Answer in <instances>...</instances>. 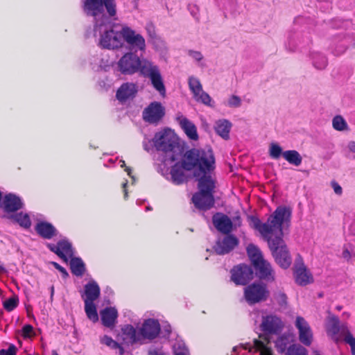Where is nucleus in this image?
Segmentation results:
<instances>
[{"instance_id": "dca6fc26", "label": "nucleus", "mask_w": 355, "mask_h": 355, "mask_svg": "<svg viewBox=\"0 0 355 355\" xmlns=\"http://www.w3.org/2000/svg\"><path fill=\"white\" fill-rule=\"evenodd\" d=\"M139 331L141 340H153L155 338L160 332L159 322L157 320L153 318L145 320Z\"/></svg>"}, {"instance_id": "c85d7f7f", "label": "nucleus", "mask_w": 355, "mask_h": 355, "mask_svg": "<svg viewBox=\"0 0 355 355\" xmlns=\"http://www.w3.org/2000/svg\"><path fill=\"white\" fill-rule=\"evenodd\" d=\"M103 324L107 327L115 325L118 317L117 310L114 307H106L101 311Z\"/></svg>"}, {"instance_id": "f704fd0d", "label": "nucleus", "mask_w": 355, "mask_h": 355, "mask_svg": "<svg viewBox=\"0 0 355 355\" xmlns=\"http://www.w3.org/2000/svg\"><path fill=\"white\" fill-rule=\"evenodd\" d=\"M10 218L18 223L21 227L26 229L29 228L31 225V219L28 214L20 212L11 215Z\"/></svg>"}, {"instance_id": "09e8293b", "label": "nucleus", "mask_w": 355, "mask_h": 355, "mask_svg": "<svg viewBox=\"0 0 355 355\" xmlns=\"http://www.w3.org/2000/svg\"><path fill=\"white\" fill-rule=\"evenodd\" d=\"M275 299L281 306L286 305L287 303V297L286 294L282 291H278L275 293Z\"/></svg>"}, {"instance_id": "8fccbe9b", "label": "nucleus", "mask_w": 355, "mask_h": 355, "mask_svg": "<svg viewBox=\"0 0 355 355\" xmlns=\"http://www.w3.org/2000/svg\"><path fill=\"white\" fill-rule=\"evenodd\" d=\"M188 55L190 56L195 61L199 62L203 59V55L200 51L189 50L187 53Z\"/></svg>"}, {"instance_id": "6e6d98bb", "label": "nucleus", "mask_w": 355, "mask_h": 355, "mask_svg": "<svg viewBox=\"0 0 355 355\" xmlns=\"http://www.w3.org/2000/svg\"><path fill=\"white\" fill-rule=\"evenodd\" d=\"M120 164H121V165H120V166H121V168H123V167H125V171L127 172L128 175L129 176H130V177L132 178L133 182H134V181H135V178H134L133 176H132V175H131V168H129V167H126V166H125V161H123V160H122V159H121V160H120Z\"/></svg>"}, {"instance_id": "6e6552de", "label": "nucleus", "mask_w": 355, "mask_h": 355, "mask_svg": "<svg viewBox=\"0 0 355 355\" xmlns=\"http://www.w3.org/2000/svg\"><path fill=\"white\" fill-rule=\"evenodd\" d=\"M241 350H248L252 355H272V343L266 336H259L252 343H246L233 348L235 355H240Z\"/></svg>"}, {"instance_id": "3c124183", "label": "nucleus", "mask_w": 355, "mask_h": 355, "mask_svg": "<svg viewBox=\"0 0 355 355\" xmlns=\"http://www.w3.org/2000/svg\"><path fill=\"white\" fill-rule=\"evenodd\" d=\"M16 347L14 345H10L7 349H1L0 355H16Z\"/></svg>"}, {"instance_id": "7c9ffc66", "label": "nucleus", "mask_w": 355, "mask_h": 355, "mask_svg": "<svg viewBox=\"0 0 355 355\" xmlns=\"http://www.w3.org/2000/svg\"><path fill=\"white\" fill-rule=\"evenodd\" d=\"M70 268L71 272L78 277L82 276L85 270L84 262L78 257H71Z\"/></svg>"}, {"instance_id": "2f4dec72", "label": "nucleus", "mask_w": 355, "mask_h": 355, "mask_svg": "<svg viewBox=\"0 0 355 355\" xmlns=\"http://www.w3.org/2000/svg\"><path fill=\"white\" fill-rule=\"evenodd\" d=\"M247 252L253 266L264 259L259 248L254 244L248 245Z\"/></svg>"}, {"instance_id": "a211bd4d", "label": "nucleus", "mask_w": 355, "mask_h": 355, "mask_svg": "<svg viewBox=\"0 0 355 355\" xmlns=\"http://www.w3.org/2000/svg\"><path fill=\"white\" fill-rule=\"evenodd\" d=\"M47 247L65 262L68 261V257H71L73 256L71 244L67 240H60L57 245L49 243Z\"/></svg>"}, {"instance_id": "49530a36", "label": "nucleus", "mask_w": 355, "mask_h": 355, "mask_svg": "<svg viewBox=\"0 0 355 355\" xmlns=\"http://www.w3.org/2000/svg\"><path fill=\"white\" fill-rule=\"evenodd\" d=\"M18 304V299L16 297H10L6 300L3 303V306L8 311H12Z\"/></svg>"}, {"instance_id": "0eeeda50", "label": "nucleus", "mask_w": 355, "mask_h": 355, "mask_svg": "<svg viewBox=\"0 0 355 355\" xmlns=\"http://www.w3.org/2000/svg\"><path fill=\"white\" fill-rule=\"evenodd\" d=\"M198 188L199 191L193 196L192 202L195 207L199 209H209L214 204L212 194L214 189V182L211 177L203 174L198 180Z\"/></svg>"}, {"instance_id": "e2e57ef3", "label": "nucleus", "mask_w": 355, "mask_h": 355, "mask_svg": "<svg viewBox=\"0 0 355 355\" xmlns=\"http://www.w3.org/2000/svg\"><path fill=\"white\" fill-rule=\"evenodd\" d=\"M349 316H350V314L349 313H347V312H344L343 313V317L346 318V319L349 318Z\"/></svg>"}, {"instance_id": "4d7b16f0", "label": "nucleus", "mask_w": 355, "mask_h": 355, "mask_svg": "<svg viewBox=\"0 0 355 355\" xmlns=\"http://www.w3.org/2000/svg\"><path fill=\"white\" fill-rule=\"evenodd\" d=\"M342 257L346 259V260H349L351 258H352V254L350 253V252L349 251L348 249L347 248H345L343 251V253H342Z\"/></svg>"}, {"instance_id": "393cba45", "label": "nucleus", "mask_w": 355, "mask_h": 355, "mask_svg": "<svg viewBox=\"0 0 355 355\" xmlns=\"http://www.w3.org/2000/svg\"><path fill=\"white\" fill-rule=\"evenodd\" d=\"M309 42V37H304L299 33H290L286 45L289 51H294L298 46H304Z\"/></svg>"}, {"instance_id": "c756f323", "label": "nucleus", "mask_w": 355, "mask_h": 355, "mask_svg": "<svg viewBox=\"0 0 355 355\" xmlns=\"http://www.w3.org/2000/svg\"><path fill=\"white\" fill-rule=\"evenodd\" d=\"M231 123L226 120H218L216 122L214 129L216 133L225 139H229L230 131L231 129Z\"/></svg>"}, {"instance_id": "ea45409f", "label": "nucleus", "mask_w": 355, "mask_h": 355, "mask_svg": "<svg viewBox=\"0 0 355 355\" xmlns=\"http://www.w3.org/2000/svg\"><path fill=\"white\" fill-rule=\"evenodd\" d=\"M101 343L107 345V347L114 349H119V354L122 355L123 354V349L121 347V345L115 340H114L111 337L108 336H104L101 338Z\"/></svg>"}, {"instance_id": "b1692460", "label": "nucleus", "mask_w": 355, "mask_h": 355, "mask_svg": "<svg viewBox=\"0 0 355 355\" xmlns=\"http://www.w3.org/2000/svg\"><path fill=\"white\" fill-rule=\"evenodd\" d=\"M23 202L19 196L12 193L6 195L3 199L2 207L6 212H14L23 207Z\"/></svg>"}, {"instance_id": "1a4fd4ad", "label": "nucleus", "mask_w": 355, "mask_h": 355, "mask_svg": "<svg viewBox=\"0 0 355 355\" xmlns=\"http://www.w3.org/2000/svg\"><path fill=\"white\" fill-rule=\"evenodd\" d=\"M122 42L124 41L132 53L138 51L144 52L146 50V40L139 33L125 24L120 26Z\"/></svg>"}, {"instance_id": "680f3d73", "label": "nucleus", "mask_w": 355, "mask_h": 355, "mask_svg": "<svg viewBox=\"0 0 355 355\" xmlns=\"http://www.w3.org/2000/svg\"><path fill=\"white\" fill-rule=\"evenodd\" d=\"M127 184H128L127 181L123 184V191H124V198L125 199H126L128 198V191H127V189H126Z\"/></svg>"}, {"instance_id": "0e129e2a", "label": "nucleus", "mask_w": 355, "mask_h": 355, "mask_svg": "<svg viewBox=\"0 0 355 355\" xmlns=\"http://www.w3.org/2000/svg\"><path fill=\"white\" fill-rule=\"evenodd\" d=\"M6 272L5 268L0 265V275L3 273V272Z\"/></svg>"}, {"instance_id": "cd10ccee", "label": "nucleus", "mask_w": 355, "mask_h": 355, "mask_svg": "<svg viewBox=\"0 0 355 355\" xmlns=\"http://www.w3.org/2000/svg\"><path fill=\"white\" fill-rule=\"evenodd\" d=\"M35 231L42 238L46 239H51L57 235V230L50 223L48 222H39L35 226Z\"/></svg>"}, {"instance_id": "603ef678", "label": "nucleus", "mask_w": 355, "mask_h": 355, "mask_svg": "<svg viewBox=\"0 0 355 355\" xmlns=\"http://www.w3.org/2000/svg\"><path fill=\"white\" fill-rule=\"evenodd\" d=\"M347 48V46L346 44L340 43L335 47L334 50L333 51V53L336 55H340L343 54L346 51Z\"/></svg>"}, {"instance_id": "c9c22d12", "label": "nucleus", "mask_w": 355, "mask_h": 355, "mask_svg": "<svg viewBox=\"0 0 355 355\" xmlns=\"http://www.w3.org/2000/svg\"><path fill=\"white\" fill-rule=\"evenodd\" d=\"M85 302V311L87 318L95 322L98 320V315L97 313L96 306L94 302Z\"/></svg>"}, {"instance_id": "774afa93", "label": "nucleus", "mask_w": 355, "mask_h": 355, "mask_svg": "<svg viewBox=\"0 0 355 355\" xmlns=\"http://www.w3.org/2000/svg\"><path fill=\"white\" fill-rule=\"evenodd\" d=\"M147 31H148V33H149V35H153V33H151V30L150 29V28H148H148H147Z\"/></svg>"}, {"instance_id": "a878e982", "label": "nucleus", "mask_w": 355, "mask_h": 355, "mask_svg": "<svg viewBox=\"0 0 355 355\" xmlns=\"http://www.w3.org/2000/svg\"><path fill=\"white\" fill-rule=\"evenodd\" d=\"M213 223L219 232L225 234L230 232L232 228V223L230 218L221 213L214 215Z\"/></svg>"}, {"instance_id": "ddd939ff", "label": "nucleus", "mask_w": 355, "mask_h": 355, "mask_svg": "<svg viewBox=\"0 0 355 355\" xmlns=\"http://www.w3.org/2000/svg\"><path fill=\"white\" fill-rule=\"evenodd\" d=\"M294 325L298 332V339L305 346H310L313 340V333L309 322L304 318L297 315Z\"/></svg>"}, {"instance_id": "a18cd8bd", "label": "nucleus", "mask_w": 355, "mask_h": 355, "mask_svg": "<svg viewBox=\"0 0 355 355\" xmlns=\"http://www.w3.org/2000/svg\"><path fill=\"white\" fill-rule=\"evenodd\" d=\"M341 337H343L345 342L349 345L352 354L355 355V338L353 337L349 329L347 332H345Z\"/></svg>"}, {"instance_id": "5fc2aeb1", "label": "nucleus", "mask_w": 355, "mask_h": 355, "mask_svg": "<svg viewBox=\"0 0 355 355\" xmlns=\"http://www.w3.org/2000/svg\"><path fill=\"white\" fill-rule=\"evenodd\" d=\"M52 264L54 266V267L58 270L62 275V277L64 278L67 277L68 276V273L67 272V270H65V268H64L62 266H61L60 265H59L58 263L56 262H52Z\"/></svg>"}, {"instance_id": "f8f14e48", "label": "nucleus", "mask_w": 355, "mask_h": 355, "mask_svg": "<svg viewBox=\"0 0 355 355\" xmlns=\"http://www.w3.org/2000/svg\"><path fill=\"white\" fill-rule=\"evenodd\" d=\"M293 275L296 284L306 286L313 282V277L304 263L302 257L297 255L293 267Z\"/></svg>"}, {"instance_id": "37998d69", "label": "nucleus", "mask_w": 355, "mask_h": 355, "mask_svg": "<svg viewBox=\"0 0 355 355\" xmlns=\"http://www.w3.org/2000/svg\"><path fill=\"white\" fill-rule=\"evenodd\" d=\"M193 98L198 102H200L206 105L213 107L214 102L211 96L202 90L199 92V94L197 96H193Z\"/></svg>"}, {"instance_id": "7ed1b4c3", "label": "nucleus", "mask_w": 355, "mask_h": 355, "mask_svg": "<svg viewBox=\"0 0 355 355\" xmlns=\"http://www.w3.org/2000/svg\"><path fill=\"white\" fill-rule=\"evenodd\" d=\"M118 67L123 74H133L139 72L141 76L148 78L154 87L162 96H166V88L159 67L153 62L141 60L135 53L129 52L123 55L119 60Z\"/></svg>"}, {"instance_id": "9d476101", "label": "nucleus", "mask_w": 355, "mask_h": 355, "mask_svg": "<svg viewBox=\"0 0 355 355\" xmlns=\"http://www.w3.org/2000/svg\"><path fill=\"white\" fill-rule=\"evenodd\" d=\"M269 295L266 284L253 283L244 288V297L250 305L266 300Z\"/></svg>"}, {"instance_id": "412c9836", "label": "nucleus", "mask_w": 355, "mask_h": 355, "mask_svg": "<svg viewBox=\"0 0 355 355\" xmlns=\"http://www.w3.org/2000/svg\"><path fill=\"white\" fill-rule=\"evenodd\" d=\"M256 275L261 279L267 282H273L275 280V273L271 264L263 259L254 265Z\"/></svg>"}, {"instance_id": "2eb2a0df", "label": "nucleus", "mask_w": 355, "mask_h": 355, "mask_svg": "<svg viewBox=\"0 0 355 355\" xmlns=\"http://www.w3.org/2000/svg\"><path fill=\"white\" fill-rule=\"evenodd\" d=\"M165 108L161 103L154 101L143 111V119L150 123H157L164 116Z\"/></svg>"}, {"instance_id": "423d86ee", "label": "nucleus", "mask_w": 355, "mask_h": 355, "mask_svg": "<svg viewBox=\"0 0 355 355\" xmlns=\"http://www.w3.org/2000/svg\"><path fill=\"white\" fill-rule=\"evenodd\" d=\"M100 35L99 45L107 49H116L122 46L123 42L121 35V28L115 24H111L109 20L107 22H98L94 25V34Z\"/></svg>"}, {"instance_id": "9b49d317", "label": "nucleus", "mask_w": 355, "mask_h": 355, "mask_svg": "<svg viewBox=\"0 0 355 355\" xmlns=\"http://www.w3.org/2000/svg\"><path fill=\"white\" fill-rule=\"evenodd\" d=\"M325 328L327 335L336 343L348 329L347 323L340 324L338 318L330 313L325 321Z\"/></svg>"}, {"instance_id": "864d4df0", "label": "nucleus", "mask_w": 355, "mask_h": 355, "mask_svg": "<svg viewBox=\"0 0 355 355\" xmlns=\"http://www.w3.org/2000/svg\"><path fill=\"white\" fill-rule=\"evenodd\" d=\"M331 187L333 188L336 194L340 196L343 193V189L336 181H332L331 183Z\"/></svg>"}, {"instance_id": "aec40b11", "label": "nucleus", "mask_w": 355, "mask_h": 355, "mask_svg": "<svg viewBox=\"0 0 355 355\" xmlns=\"http://www.w3.org/2000/svg\"><path fill=\"white\" fill-rule=\"evenodd\" d=\"M119 339L121 340L123 344L127 345L142 340L139 331L137 332L136 329L131 324H126L122 327L121 332L119 335Z\"/></svg>"}, {"instance_id": "a19ab883", "label": "nucleus", "mask_w": 355, "mask_h": 355, "mask_svg": "<svg viewBox=\"0 0 355 355\" xmlns=\"http://www.w3.org/2000/svg\"><path fill=\"white\" fill-rule=\"evenodd\" d=\"M290 345L289 338L286 336L279 337L275 342V346L279 353L286 352Z\"/></svg>"}, {"instance_id": "e433bc0d", "label": "nucleus", "mask_w": 355, "mask_h": 355, "mask_svg": "<svg viewBox=\"0 0 355 355\" xmlns=\"http://www.w3.org/2000/svg\"><path fill=\"white\" fill-rule=\"evenodd\" d=\"M188 84L193 96H197L202 89L200 80L194 76H190L188 79Z\"/></svg>"}, {"instance_id": "58836bf2", "label": "nucleus", "mask_w": 355, "mask_h": 355, "mask_svg": "<svg viewBox=\"0 0 355 355\" xmlns=\"http://www.w3.org/2000/svg\"><path fill=\"white\" fill-rule=\"evenodd\" d=\"M333 128L338 131H344L348 130V125L345 119L340 116L337 115L332 119Z\"/></svg>"}, {"instance_id": "20e7f679", "label": "nucleus", "mask_w": 355, "mask_h": 355, "mask_svg": "<svg viewBox=\"0 0 355 355\" xmlns=\"http://www.w3.org/2000/svg\"><path fill=\"white\" fill-rule=\"evenodd\" d=\"M153 144L158 151L164 153L162 162L168 165L181 158L183 148L176 134L171 129H165L155 134Z\"/></svg>"}, {"instance_id": "f3484780", "label": "nucleus", "mask_w": 355, "mask_h": 355, "mask_svg": "<svg viewBox=\"0 0 355 355\" xmlns=\"http://www.w3.org/2000/svg\"><path fill=\"white\" fill-rule=\"evenodd\" d=\"M284 327L281 318L275 315L263 316L261 329L263 331L271 334H278Z\"/></svg>"}, {"instance_id": "f03ea898", "label": "nucleus", "mask_w": 355, "mask_h": 355, "mask_svg": "<svg viewBox=\"0 0 355 355\" xmlns=\"http://www.w3.org/2000/svg\"><path fill=\"white\" fill-rule=\"evenodd\" d=\"M198 168L206 174L215 168V157L211 148H192L184 154V159L182 163H175L171 169V180L175 184L184 183L187 177L184 170L191 171Z\"/></svg>"}, {"instance_id": "f257e3e1", "label": "nucleus", "mask_w": 355, "mask_h": 355, "mask_svg": "<svg viewBox=\"0 0 355 355\" xmlns=\"http://www.w3.org/2000/svg\"><path fill=\"white\" fill-rule=\"evenodd\" d=\"M291 216L290 208L278 207L266 223L258 218L254 219V226L268 241L269 248L276 263L282 268L286 269L292 263L288 249L282 239V229L288 225Z\"/></svg>"}, {"instance_id": "bb28decb", "label": "nucleus", "mask_w": 355, "mask_h": 355, "mask_svg": "<svg viewBox=\"0 0 355 355\" xmlns=\"http://www.w3.org/2000/svg\"><path fill=\"white\" fill-rule=\"evenodd\" d=\"M101 289L97 283L92 280L85 285L82 298L84 302H94L100 296Z\"/></svg>"}, {"instance_id": "de8ad7c7", "label": "nucleus", "mask_w": 355, "mask_h": 355, "mask_svg": "<svg viewBox=\"0 0 355 355\" xmlns=\"http://www.w3.org/2000/svg\"><path fill=\"white\" fill-rule=\"evenodd\" d=\"M227 105L230 107H239L241 105V99L236 95H232L228 101Z\"/></svg>"}, {"instance_id": "4be33fe9", "label": "nucleus", "mask_w": 355, "mask_h": 355, "mask_svg": "<svg viewBox=\"0 0 355 355\" xmlns=\"http://www.w3.org/2000/svg\"><path fill=\"white\" fill-rule=\"evenodd\" d=\"M238 244V240L232 235L225 236L222 240L217 241L214 247V251L218 254L229 253Z\"/></svg>"}, {"instance_id": "69168bd1", "label": "nucleus", "mask_w": 355, "mask_h": 355, "mask_svg": "<svg viewBox=\"0 0 355 355\" xmlns=\"http://www.w3.org/2000/svg\"><path fill=\"white\" fill-rule=\"evenodd\" d=\"M144 148L146 151H148V150H149L148 146V145H147V144H146L145 142H144Z\"/></svg>"}, {"instance_id": "39448f33", "label": "nucleus", "mask_w": 355, "mask_h": 355, "mask_svg": "<svg viewBox=\"0 0 355 355\" xmlns=\"http://www.w3.org/2000/svg\"><path fill=\"white\" fill-rule=\"evenodd\" d=\"M83 9L87 15L94 17L95 25L108 21L116 13L115 0H85Z\"/></svg>"}, {"instance_id": "bf43d9fd", "label": "nucleus", "mask_w": 355, "mask_h": 355, "mask_svg": "<svg viewBox=\"0 0 355 355\" xmlns=\"http://www.w3.org/2000/svg\"><path fill=\"white\" fill-rule=\"evenodd\" d=\"M348 148L351 152L355 153V141H350L348 144Z\"/></svg>"}, {"instance_id": "c03bdc74", "label": "nucleus", "mask_w": 355, "mask_h": 355, "mask_svg": "<svg viewBox=\"0 0 355 355\" xmlns=\"http://www.w3.org/2000/svg\"><path fill=\"white\" fill-rule=\"evenodd\" d=\"M269 154L272 159H277L282 155H283V151L279 145L272 143L270 145Z\"/></svg>"}, {"instance_id": "5701e85b", "label": "nucleus", "mask_w": 355, "mask_h": 355, "mask_svg": "<svg viewBox=\"0 0 355 355\" xmlns=\"http://www.w3.org/2000/svg\"><path fill=\"white\" fill-rule=\"evenodd\" d=\"M138 92V85L133 83H125L121 85L116 92V96L121 102L135 96Z\"/></svg>"}, {"instance_id": "4c0bfd02", "label": "nucleus", "mask_w": 355, "mask_h": 355, "mask_svg": "<svg viewBox=\"0 0 355 355\" xmlns=\"http://www.w3.org/2000/svg\"><path fill=\"white\" fill-rule=\"evenodd\" d=\"M307 349L300 344H293L290 345L285 355H307Z\"/></svg>"}, {"instance_id": "79ce46f5", "label": "nucleus", "mask_w": 355, "mask_h": 355, "mask_svg": "<svg viewBox=\"0 0 355 355\" xmlns=\"http://www.w3.org/2000/svg\"><path fill=\"white\" fill-rule=\"evenodd\" d=\"M174 355H189V352L185 343L181 340H177L173 345Z\"/></svg>"}, {"instance_id": "6ab92c4d", "label": "nucleus", "mask_w": 355, "mask_h": 355, "mask_svg": "<svg viewBox=\"0 0 355 355\" xmlns=\"http://www.w3.org/2000/svg\"><path fill=\"white\" fill-rule=\"evenodd\" d=\"M175 120L189 139L193 141L198 140L199 136L197 128L191 121L189 120L181 113L177 114Z\"/></svg>"}, {"instance_id": "473e14b6", "label": "nucleus", "mask_w": 355, "mask_h": 355, "mask_svg": "<svg viewBox=\"0 0 355 355\" xmlns=\"http://www.w3.org/2000/svg\"><path fill=\"white\" fill-rule=\"evenodd\" d=\"M283 157L291 164L298 166L302 162L300 154L295 150H289L283 152Z\"/></svg>"}, {"instance_id": "13d9d810", "label": "nucleus", "mask_w": 355, "mask_h": 355, "mask_svg": "<svg viewBox=\"0 0 355 355\" xmlns=\"http://www.w3.org/2000/svg\"><path fill=\"white\" fill-rule=\"evenodd\" d=\"M23 330H24V334H28L32 332L33 327L31 325H26L24 327Z\"/></svg>"}, {"instance_id": "052dcab7", "label": "nucleus", "mask_w": 355, "mask_h": 355, "mask_svg": "<svg viewBox=\"0 0 355 355\" xmlns=\"http://www.w3.org/2000/svg\"><path fill=\"white\" fill-rule=\"evenodd\" d=\"M148 354L149 355H164V354L162 353V352H159L157 350H150Z\"/></svg>"}, {"instance_id": "4468645a", "label": "nucleus", "mask_w": 355, "mask_h": 355, "mask_svg": "<svg viewBox=\"0 0 355 355\" xmlns=\"http://www.w3.org/2000/svg\"><path fill=\"white\" fill-rule=\"evenodd\" d=\"M253 277L252 268L245 264L238 265L231 270V280L236 285H246Z\"/></svg>"}, {"instance_id": "338daca9", "label": "nucleus", "mask_w": 355, "mask_h": 355, "mask_svg": "<svg viewBox=\"0 0 355 355\" xmlns=\"http://www.w3.org/2000/svg\"><path fill=\"white\" fill-rule=\"evenodd\" d=\"M51 355H58V354L57 353V352L55 350H53Z\"/></svg>"}, {"instance_id": "72a5a7b5", "label": "nucleus", "mask_w": 355, "mask_h": 355, "mask_svg": "<svg viewBox=\"0 0 355 355\" xmlns=\"http://www.w3.org/2000/svg\"><path fill=\"white\" fill-rule=\"evenodd\" d=\"M313 65L317 69H324L327 65V59L322 54L318 52H313L311 55Z\"/></svg>"}]
</instances>
